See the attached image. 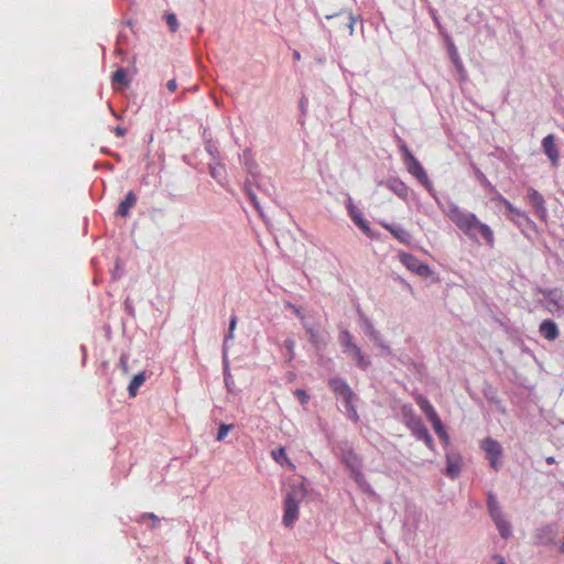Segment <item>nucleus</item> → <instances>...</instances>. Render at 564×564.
<instances>
[{
    "instance_id": "1",
    "label": "nucleus",
    "mask_w": 564,
    "mask_h": 564,
    "mask_svg": "<svg viewBox=\"0 0 564 564\" xmlns=\"http://www.w3.org/2000/svg\"><path fill=\"white\" fill-rule=\"evenodd\" d=\"M447 216L470 239L477 240L480 237L488 246H494V231L487 224L480 221L475 214L452 205L448 208Z\"/></svg>"
},
{
    "instance_id": "2",
    "label": "nucleus",
    "mask_w": 564,
    "mask_h": 564,
    "mask_svg": "<svg viewBox=\"0 0 564 564\" xmlns=\"http://www.w3.org/2000/svg\"><path fill=\"white\" fill-rule=\"evenodd\" d=\"M306 496L305 488L300 486H292L285 494L282 523L286 528H293L300 517V506Z\"/></svg>"
},
{
    "instance_id": "3",
    "label": "nucleus",
    "mask_w": 564,
    "mask_h": 564,
    "mask_svg": "<svg viewBox=\"0 0 564 564\" xmlns=\"http://www.w3.org/2000/svg\"><path fill=\"white\" fill-rule=\"evenodd\" d=\"M408 172L414 176L425 188L431 189L432 183L420 163V161L412 154L406 153V161H404Z\"/></svg>"
},
{
    "instance_id": "4",
    "label": "nucleus",
    "mask_w": 564,
    "mask_h": 564,
    "mask_svg": "<svg viewBox=\"0 0 564 564\" xmlns=\"http://www.w3.org/2000/svg\"><path fill=\"white\" fill-rule=\"evenodd\" d=\"M481 449L485 452L490 466L498 470L501 466L500 458L502 456L501 445L494 438L487 437L481 442Z\"/></svg>"
},
{
    "instance_id": "5",
    "label": "nucleus",
    "mask_w": 564,
    "mask_h": 564,
    "mask_svg": "<svg viewBox=\"0 0 564 564\" xmlns=\"http://www.w3.org/2000/svg\"><path fill=\"white\" fill-rule=\"evenodd\" d=\"M399 260L403 265L406 267L408 270H410L411 272L415 273L419 276L429 278L432 274V270L430 269V267L427 264L420 262V260L411 253L400 252Z\"/></svg>"
},
{
    "instance_id": "6",
    "label": "nucleus",
    "mask_w": 564,
    "mask_h": 564,
    "mask_svg": "<svg viewBox=\"0 0 564 564\" xmlns=\"http://www.w3.org/2000/svg\"><path fill=\"white\" fill-rule=\"evenodd\" d=\"M402 413L405 420V425L411 430L412 434L420 438L423 433L427 431L420 416L414 414L411 405H403Z\"/></svg>"
},
{
    "instance_id": "7",
    "label": "nucleus",
    "mask_w": 564,
    "mask_h": 564,
    "mask_svg": "<svg viewBox=\"0 0 564 564\" xmlns=\"http://www.w3.org/2000/svg\"><path fill=\"white\" fill-rule=\"evenodd\" d=\"M330 390L338 397L341 398L345 403L352 402L356 398L355 393L347 384L346 381L339 378H332L328 381Z\"/></svg>"
},
{
    "instance_id": "8",
    "label": "nucleus",
    "mask_w": 564,
    "mask_h": 564,
    "mask_svg": "<svg viewBox=\"0 0 564 564\" xmlns=\"http://www.w3.org/2000/svg\"><path fill=\"white\" fill-rule=\"evenodd\" d=\"M542 148L546 156L550 159L553 166H557L560 160V153L555 144L553 134H547L542 140Z\"/></svg>"
},
{
    "instance_id": "9",
    "label": "nucleus",
    "mask_w": 564,
    "mask_h": 564,
    "mask_svg": "<svg viewBox=\"0 0 564 564\" xmlns=\"http://www.w3.org/2000/svg\"><path fill=\"white\" fill-rule=\"evenodd\" d=\"M381 226L388 230L399 242L403 245H410L411 243V235L408 230L395 227L388 223H382Z\"/></svg>"
},
{
    "instance_id": "10",
    "label": "nucleus",
    "mask_w": 564,
    "mask_h": 564,
    "mask_svg": "<svg viewBox=\"0 0 564 564\" xmlns=\"http://www.w3.org/2000/svg\"><path fill=\"white\" fill-rule=\"evenodd\" d=\"M528 199L539 216H544L546 210L543 196L534 188L528 189Z\"/></svg>"
},
{
    "instance_id": "11",
    "label": "nucleus",
    "mask_w": 564,
    "mask_h": 564,
    "mask_svg": "<svg viewBox=\"0 0 564 564\" xmlns=\"http://www.w3.org/2000/svg\"><path fill=\"white\" fill-rule=\"evenodd\" d=\"M539 332L541 336L547 340H554L560 335L557 325L551 319L543 321L539 327Z\"/></svg>"
},
{
    "instance_id": "12",
    "label": "nucleus",
    "mask_w": 564,
    "mask_h": 564,
    "mask_svg": "<svg viewBox=\"0 0 564 564\" xmlns=\"http://www.w3.org/2000/svg\"><path fill=\"white\" fill-rule=\"evenodd\" d=\"M387 187L393 192L398 197L406 199L409 195V187L399 178H391L386 183Z\"/></svg>"
},
{
    "instance_id": "13",
    "label": "nucleus",
    "mask_w": 564,
    "mask_h": 564,
    "mask_svg": "<svg viewBox=\"0 0 564 564\" xmlns=\"http://www.w3.org/2000/svg\"><path fill=\"white\" fill-rule=\"evenodd\" d=\"M492 520L495 521L500 535L503 539H508L511 535V527L509 522L502 517V513L492 511Z\"/></svg>"
},
{
    "instance_id": "14",
    "label": "nucleus",
    "mask_w": 564,
    "mask_h": 564,
    "mask_svg": "<svg viewBox=\"0 0 564 564\" xmlns=\"http://www.w3.org/2000/svg\"><path fill=\"white\" fill-rule=\"evenodd\" d=\"M135 194L132 191L128 192L126 198L118 206L117 215L126 217L129 214L130 208H132L135 205Z\"/></svg>"
},
{
    "instance_id": "15",
    "label": "nucleus",
    "mask_w": 564,
    "mask_h": 564,
    "mask_svg": "<svg viewBox=\"0 0 564 564\" xmlns=\"http://www.w3.org/2000/svg\"><path fill=\"white\" fill-rule=\"evenodd\" d=\"M446 464H447V475L451 478L457 477L462 469V458L456 455H447Z\"/></svg>"
},
{
    "instance_id": "16",
    "label": "nucleus",
    "mask_w": 564,
    "mask_h": 564,
    "mask_svg": "<svg viewBox=\"0 0 564 564\" xmlns=\"http://www.w3.org/2000/svg\"><path fill=\"white\" fill-rule=\"evenodd\" d=\"M414 400L419 408L422 410V412L426 415L427 420L437 414L433 405L424 395L416 394Z\"/></svg>"
},
{
    "instance_id": "17",
    "label": "nucleus",
    "mask_w": 564,
    "mask_h": 564,
    "mask_svg": "<svg viewBox=\"0 0 564 564\" xmlns=\"http://www.w3.org/2000/svg\"><path fill=\"white\" fill-rule=\"evenodd\" d=\"M272 455V458L280 465L282 466H288L290 467L292 470L295 469V465L289 459V457L286 456V453H285V448L284 447H279L278 449L273 451L271 453Z\"/></svg>"
},
{
    "instance_id": "18",
    "label": "nucleus",
    "mask_w": 564,
    "mask_h": 564,
    "mask_svg": "<svg viewBox=\"0 0 564 564\" xmlns=\"http://www.w3.org/2000/svg\"><path fill=\"white\" fill-rule=\"evenodd\" d=\"M145 379L147 378L144 372H139L135 376H133L128 386L129 395L131 398H134L137 395L139 388L144 383Z\"/></svg>"
},
{
    "instance_id": "19",
    "label": "nucleus",
    "mask_w": 564,
    "mask_h": 564,
    "mask_svg": "<svg viewBox=\"0 0 564 564\" xmlns=\"http://www.w3.org/2000/svg\"><path fill=\"white\" fill-rule=\"evenodd\" d=\"M502 205L510 213L509 219L511 221L518 223L519 218H522L524 220L528 219L527 215L517 207H514L508 199H502Z\"/></svg>"
},
{
    "instance_id": "20",
    "label": "nucleus",
    "mask_w": 564,
    "mask_h": 564,
    "mask_svg": "<svg viewBox=\"0 0 564 564\" xmlns=\"http://www.w3.org/2000/svg\"><path fill=\"white\" fill-rule=\"evenodd\" d=\"M349 351L351 352L352 357L356 359V362L359 367L366 368L368 366V362L365 360L359 347L354 345L351 348H349Z\"/></svg>"
},
{
    "instance_id": "21",
    "label": "nucleus",
    "mask_w": 564,
    "mask_h": 564,
    "mask_svg": "<svg viewBox=\"0 0 564 564\" xmlns=\"http://www.w3.org/2000/svg\"><path fill=\"white\" fill-rule=\"evenodd\" d=\"M112 83L128 86L129 80L127 78V72L123 68L117 69L112 76Z\"/></svg>"
},
{
    "instance_id": "22",
    "label": "nucleus",
    "mask_w": 564,
    "mask_h": 564,
    "mask_svg": "<svg viewBox=\"0 0 564 564\" xmlns=\"http://www.w3.org/2000/svg\"><path fill=\"white\" fill-rule=\"evenodd\" d=\"M352 220L364 232L368 234L370 231L368 221L362 219L359 215H352Z\"/></svg>"
},
{
    "instance_id": "23",
    "label": "nucleus",
    "mask_w": 564,
    "mask_h": 564,
    "mask_svg": "<svg viewBox=\"0 0 564 564\" xmlns=\"http://www.w3.org/2000/svg\"><path fill=\"white\" fill-rule=\"evenodd\" d=\"M429 421L432 423L433 429H434L436 434L441 433V432H443L445 430L443 424H442V421H441L438 414H436L433 417L429 419Z\"/></svg>"
},
{
    "instance_id": "24",
    "label": "nucleus",
    "mask_w": 564,
    "mask_h": 564,
    "mask_svg": "<svg viewBox=\"0 0 564 564\" xmlns=\"http://www.w3.org/2000/svg\"><path fill=\"white\" fill-rule=\"evenodd\" d=\"M165 21L171 29V31L175 32L177 30L178 23L176 15L174 13H169L165 15Z\"/></svg>"
},
{
    "instance_id": "25",
    "label": "nucleus",
    "mask_w": 564,
    "mask_h": 564,
    "mask_svg": "<svg viewBox=\"0 0 564 564\" xmlns=\"http://www.w3.org/2000/svg\"><path fill=\"white\" fill-rule=\"evenodd\" d=\"M345 406H346L349 419L352 420L354 422H357L359 420V415H358L357 410H356L355 405L352 404V402L345 403Z\"/></svg>"
},
{
    "instance_id": "26",
    "label": "nucleus",
    "mask_w": 564,
    "mask_h": 564,
    "mask_svg": "<svg viewBox=\"0 0 564 564\" xmlns=\"http://www.w3.org/2000/svg\"><path fill=\"white\" fill-rule=\"evenodd\" d=\"M343 346L349 350L355 344L352 343L351 335L348 330L343 332V338H341Z\"/></svg>"
},
{
    "instance_id": "27",
    "label": "nucleus",
    "mask_w": 564,
    "mask_h": 564,
    "mask_svg": "<svg viewBox=\"0 0 564 564\" xmlns=\"http://www.w3.org/2000/svg\"><path fill=\"white\" fill-rule=\"evenodd\" d=\"M231 427H232V425L221 424L218 430L217 441L220 442V441L225 440V437L228 435V432L230 431Z\"/></svg>"
},
{
    "instance_id": "28",
    "label": "nucleus",
    "mask_w": 564,
    "mask_h": 564,
    "mask_svg": "<svg viewBox=\"0 0 564 564\" xmlns=\"http://www.w3.org/2000/svg\"><path fill=\"white\" fill-rule=\"evenodd\" d=\"M488 509H489V513H490V517L492 518V511L495 510L497 513H501L500 511V508L497 503V501L495 500V498L490 495L489 498H488Z\"/></svg>"
},
{
    "instance_id": "29",
    "label": "nucleus",
    "mask_w": 564,
    "mask_h": 564,
    "mask_svg": "<svg viewBox=\"0 0 564 564\" xmlns=\"http://www.w3.org/2000/svg\"><path fill=\"white\" fill-rule=\"evenodd\" d=\"M419 440L423 441L431 451H434V441L429 431L423 433V435Z\"/></svg>"
},
{
    "instance_id": "30",
    "label": "nucleus",
    "mask_w": 564,
    "mask_h": 564,
    "mask_svg": "<svg viewBox=\"0 0 564 564\" xmlns=\"http://www.w3.org/2000/svg\"><path fill=\"white\" fill-rule=\"evenodd\" d=\"M245 192H246L248 198L250 199V202L253 204V206L258 210H260L259 203H258L256 194L247 185L245 186Z\"/></svg>"
},
{
    "instance_id": "31",
    "label": "nucleus",
    "mask_w": 564,
    "mask_h": 564,
    "mask_svg": "<svg viewBox=\"0 0 564 564\" xmlns=\"http://www.w3.org/2000/svg\"><path fill=\"white\" fill-rule=\"evenodd\" d=\"M294 394L297 397L302 404L307 403L310 400V395L302 389L295 390Z\"/></svg>"
},
{
    "instance_id": "32",
    "label": "nucleus",
    "mask_w": 564,
    "mask_h": 564,
    "mask_svg": "<svg viewBox=\"0 0 564 564\" xmlns=\"http://www.w3.org/2000/svg\"><path fill=\"white\" fill-rule=\"evenodd\" d=\"M236 324H237V316L234 315L230 318L229 332H228L227 338H232L234 337V330H235Z\"/></svg>"
},
{
    "instance_id": "33",
    "label": "nucleus",
    "mask_w": 564,
    "mask_h": 564,
    "mask_svg": "<svg viewBox=\"0 0 564 564\" xmlns=\"http://www.w3.org/2000/svg\"><path fill=\"white\" fill-rule=\"evenodd\" d=\"M307 333L310 334V339L311 341L315 345V346H318L319 344V339H318V334L316 332H314L313 328H307Z\"/></svg>"
},
{
    "instance_id": "34",
    "label": "nucleus",
    "mask_w": 564,
    "mask_h": 564,
    "mask_svg": "<svg viewBox=\"0 0 564 564\" xmlns=\"http://www.w3.org/2000/svg\"><path fill=\"white\" fill-rule=\"evenodd\" d=\"M346 21H347V26L349 29V34H352L354 32V23H355V18L351 15V14H347L345 17Z\"/></svg>"
},
{
    "instance_id": "35",
    "label": "nucleus",
    "mask_w": 564,
    "mask_h": 564,
    "mask_svg": "<svg viewBox=\"0 0 564 564\" xmlns=\"http://www.w3.org/2000/svg\"><path fill=\"white\" fill-rule=\"evenodd\" d=\"M294 347H295V343H294L293 339H286L285 340V348L290 352L291 357L293 356Z\"/></svg>"
},
{
    "instance_id": "36",
    "label": "nucleus",
    "mask_w": 564,
    "mask_h": 564,
    "mask_svg": "<svg viewBox=\"0 0 564 564\" xmlns=\"http://www.w3.org/2000/svg\"><path fill=\"white\" fill-rule=\"evenodd\" d=\"M166 87L167 89L171 91V93H174L176 89H177V84H176V80L175 79H170L166 84Z\"/></svg>"
},
{
    "instance_id": "37",
    "label": "nucleus",
    "mask_w": 564,
    "mask_h": 564,
    "mask_svg": "<svg viewBox=\"0 0 564 564\" xmlns=\"http://www.w3.org/2000/svg\"><path fill=\"white\" fill-rule=\"evenodd\" d=\"M438 437L441 438V441L447 445L449 443V436L448 434L446 433V431L444 430L443 432L441 433H437Z\"/></svg>"
},
{
    "instance_id": "38",
    "label": "nucleus",
    "mask_w": 564,
    "mask_h": 564,
    "mask_svg": "<svg viewBox=\"0 0 564 564\" xmlns=\"http://www.w3.org/2000/svg\"><path fill=\"white\" fill-rule=\"evenodd\" d=\"M113 132L117 137L121 138L126 134L127 130L123 127L118 126L113 129Z\"/></svg>"
},
{
    "instance_id": "39",
    "label": "nucleus",
    "mask_w": 564,
    "mask_h": 564,
    "mask_svg": "<svg viewBox=\"0 0 564 564\" xmlns=\"http://www.w3.org/2000/svg\"><path fill=\"white\" fill-rule=\"evenodd\" d=\"M400 150L403 153V160L406 161V153H412L405 144L400 145Z\"/></svg>"
},
{
    "instance_id": "40",
    "label": "nucleus",
    "mask_w": 564,
    "mask_h": 564,
    "mask_svg": "<svg viewBox=\"0 0 564 564\" xmlns=\"http://www.w3.org/2000/svg\"><path fill=\"white\" fill-rule=\"evenodd\" d=\"M494 560L496 561L497 564H506L505 558L500 555H495Z\"/></svg>"
},
{
    "instance_id": "41",
    "label": "nucleus",
    "mask_w": 564,
    "mask_h": 564,
    "mask_svg": "<svg viewBox=\"0 0 564 564\" xmlns=\"http://www.w3.org/2000/svg\"><path fill=\"white\" fill-rule=\"evenodd\" d=\"M495 202H499L502 204V199H506L503 196H501L500 194H497L494 198H492Z\"/></svg>"
},
{
    "instance_id": "42",
    "label": "nucleus",
    "mask_w": 564,
    "mask_h": 564,
    "mask_svg": "<svg viewBox=\"0 0 564 564\" xmlns=\"http://www.w3.org/2000/svg\"><path fill=\"white\" fill-rule=\"evenodd\" d=\"M545 462L549 464V465H552L555 463V458L553 456H549L545 458Z\"/></svg>"
},
{
    "instance_id": "43",
    "label": "nucleus",
    "mask_w": 564,
    "mask_h": 564,
    "mask_svg": "<svg viewBox=\"0 0 564 564\" xmlns=\"http://www.w3.org/2000/svg\"><path fill=\"white\" fill-rule=\"evenodd\" d=\"M143 517H147V518L155 520V521L159 520L154 513H145Z\"/></svg>"
},
{
    "instance_id": "44",
    "label": "nucleus",
    "mask_w": 564,
    "mask_h": 564,
    "mask_svg": "<svg viewBox=\"0 0 564 564\" xmlns=\"http://www.w3.org/2000/svg\"><path fill=\"white\" fill-rule=\"evenodd\" d=\"M453 61H454L455 64H457V65L459 64V58H458L457 53L455 51L453 52Z\"/></svg>"
},
{
    "instance_id": "45",
    "label": "nucleus",
    "mask_w": 564,
    "mask_h": 564,
    "mask_svg": "<svg viewBox=\"0 0 564 564\" xmlns=\"http://www.w3.org/2000/svg\"><path fill=\"white\" fill-rule=\"evenodd\" d=\"M293 57H294L295 61H300L301 59V54L297 51H294Z\"/></svg>"
},
{
    "instance_id": "46",
    "label": "nucleus",
    "mask_w": 564,
    "mask_h": 564,
    "mask_svg": "<svg viewBox=\"0 0 564 564\" xmlns=\"http://www.w3.org/2000/svg\"><path fill=\"white\" fill-rule=\"evenodd\" d=\"M212 174L215 176V174H218V171H215V169H213Z\"/></svg>"
},
{
    "instance_id": "47",
    "label": "nucleus",
    "mask_w": 564,
    "mask_h": 564,
    "mask_svg": "<svg viewBox=\"0 0 564 564\" xmlns=\"http://www.w3.org/2000/svg\"><path fill=\"white\" fill-rule=\"evenodd\" d=\"M212 174L215 176V174H218V171H215V169H213Z\"/></svg>"
},
{
    "instance_id": "48",
    "label": "nucleus",
    "mask_w": 564,
    "mask_h": 564,
    "mask_svg": "<svg viewBox=\"0 0 564 564\" xmlns=\"http://www.w3.org/2000/svg\"><path fill=\"white\" fill-rule=\"evenodd\" d=\"M186 564H192V563L189 561H187Z\"/></svg>"
},
{
    "instance_id": "49",
    "label": "nucleus",
    "mask_w": 564,
    "mask_h": 564,
    "mask_svg": "<svg viewBox=\"0 0 564 564\" xmlns=\"http://www.w3.org/2000/svg\"><path fill=\"white\" fill-rule=\"evenodd\" d=\"M387 564H390V563H387Z\"/></svg>"
}]
</instances>
